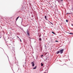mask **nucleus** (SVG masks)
<instances>
[{
  "label": "nucleus",
  "instance_id": "1",
  "mask_svg": "<svg viewBox=\"0 0 73 73\" xmlns=\"http://www.w3.org/2000/svg\"><path fill=\"white\" fill-rule=\"evenodd\" d=\"M64 49H62L60 50V53H61V54H62V53H63V52H64Z\"/></svg>",
  "mask_w": 73,
  "mask_h": 73
},
{
  "label": "nucleus",
  "instance_id": "2",
  "mask_svg": "<svg viewBox=\"0 0 73 73\" xmlns=\"http://www.w3.org/2000/svg\"><path fill=\"white\" fill-rule=\"evenodd\" d=\"M27 33L29 36H30L29 33V31H28V29H27Z\"/></svg>",
  "mask_w": 73,
  "mask_h": 73
},
{
  "label": "nucleus",
  "instance_id": "3",
  "mask_svg": "<svg viewBox=\"0 0 73 73\" xmlns=\"http://www.w3.org/2000/svg\"><path fill=\"white\" fill-rule=\"evenodd\" d=\"M31 64H32L33 66H35V63H34V62H31Z\"/></svg>",
  "mask_w": 73,
  "mask_h": 73
},
{
  "label": "nucleus",
  "instance_id": "4",
  "mask_svg": "<svg viewBox=\"0 0 73 73\" xmlns=\"http://www.w3.org/2000/svg\"><path fill=\"white\" fill-rule=\"evenodd\" d=\"M60 53V51H58L57 52H56V54H58V53Z\"/></svg>",
  "mask_w": 73,
  "mask_h": 73
},
{
  "label": "nucleus",
  "instance_id": "5",
  "mask_svg": "<svg viewBox=\"0 0 73 73\" xmlns=\"http://www.w3.org/2000/svg\"><path fill=\"white\" fill-rule=\"evenodd\" d=\"M44 17H45V19H46V20H47V18H46V16H45Z\"/></svg>",
  "mask_w": 73,
  "mask_h": 73
},
{
  "label": "nucleus",
  "instance_id": "6",
  "mask_svg": "<svg viewBox=\"0 0 73 73\" xmlns=\"http://www.w3.org/2000/svg\"><path fill=\"white\" fill-rule=\"evenodd\" d=\"M36 68H37V66H36L34 68H33V69H36Z\"/></svg>",
  "mask_w": 73,
  "mask_h": 73
},
{
  "label": "nucleus",
  "instance_id": "7",
  "mask_svg": "<svg viewBox=\"0 0 73 73\" xmlns=\"http://www.w3.org/2000/svg\"><path fill=\"white\" fill-rule=\"evenodd\" d=\"M19 18V17H18L16 19V21H17V19H18V18Z\"/></svg>",
  "mask_w": 73,
  "mask_h": 73
},
{
  "label": "nucleus",
  "instance_id": "8",
  "mask_svg": "<svg viewBox=\"0 0 73 73\" xmlns=\"http://www.w3.org/2000/svg\"><path fill=\"white\" fill-rule=\"evenodd\" d=\"M43 65H44L42 64V63H41V66H43Z\"/></svg>",
  "mask_w": 73,
  "mask_h": 73
},
{
  "label": "nucleus",
  "instance_id": "9",
  "mask_svg": "<svg viewBox=\"0 0 73 73\" xmlns=\"http://www.w3.org/2000/svg\"><path fill=\"white\" fill-rule=\"evenodd\" d=\"M52 33H53V34H54V35H55V33H54L52 31Z\"/></svg>",
  "mask_w": 73,
  "mask_h": 73
},
{
  "label": "nucleus",
  "instance_id": "10",
  "mask_svg": "<svg viewBox=\"0 0 73 73\" xmlns=\"http://www.w3.org/2000/svg\"><path fill=\"white\" fill-rule=\"evenodd\" d=\"M66 22H68V20H66Z\"/></svg>",
  "mask_w": 73,
  "mask_h": 73
},
{
  "label": "nucleus",
  "instance_id": "11",
  "mask_svg": "<svg viewBox=\"0 0 73 73\" xmlns=\"http://www.w3.org/2000/svg\"><path fill=\"white\" fill-rule=\"evenodd\" d=\"M70 34V35H73V34L72 33H69Z\"/></svg>",
  "mask_w": 73,
  "mask_h": 73
},
{
  "label": "nucleus",
  "instance_id": "12",
  "mask_svg": "<svg viewBox=\"0 0 73 73\" xmlns=\"http://www.w3.org/2000/svg\"><path fill=\"white\" fill-rule=\"evenodd\" d=\"M39 40H40V41H41V38H40Z\"/></svg>",
  "mask_w": 73,
  "mask_h": 73
},
{
  "label": "nucleus",
  "instance_id": "13",
  "mask_svg": "<svg viewBox=\"0 0 73 73\" xmlns=\"http://www.w3.org/2000/svg\"><path fill=\"white\" fill-rule=\"evenodd\" d=\"M55 42H58V40H55Z\"/></svg>",
  "mask_w": 73,
  "mask_h": 73
},
{
  "label": "nucleus",
  "instance_id": "14",
  "mask_svg": "<svg viewBox=\"0 0 73 73\" xmlns=\"http://www.w3.org/2000/svg\"><path fill=\"white\" fill-rule=\"evenodd\" d=\"M19 40H20L21 42V39H19Z\"/></svg>",
  "mask_w": 73,
  "mask_h": 73
},
{
  "label": "nucleus",
  "instance_id": "15",
  "mask_svg": "<svg viewBox=\"0 0 73 73\" xmlns=\"http://www.w3.org/2000/svg\"><path fill=\"white\" fill-rule=\"evenodd\" d=\"M42 56H43V55H41V57H42Z\"/></svg>",
  "mask_w": 73,
  "mask_h": 73
},
{
  "label": "nucleus",
  "instance_id": "16",
  "mask_svg": "<svg viewBox=\"0 0 73 73\" xmlns=\"http://www.w3.org/2000/svg\"><path fill=\"white\" fill-rule=\"evenodd\" d=\"M51 24H52V25H53V23H51Z\"/></svg>",
  "mask_w": 73,
  "mask_h": 73
},
{
  "label": "nucleus",
  "instance_id": "17",
  "mask_svg": "<svg viewBox=\"0 0 73 73\" xmlns=\"http://www.w3.org/2000/svg\"><path fill=\"white\" fill-rule=\"evenodd\" d=\"M17 37H18V38H19L20 39V38H19V36H17Z\"/></svg>",
  "mask_w": 73,
  "mask_h": 73
},
{
  "label": "nucleus",
  "instance_id": "18",
  "mask_svg": "<svg viewBox=\"0 0 73 73\" xmlns=\"http://www.w3.org/2000/svg\"><path fill=\"white\" fill-rule=\"evenodd\" d=\"M14 56H15V53H14Z\"/></svg>",
  "mask_w": 73,
  "mask_h": 73
},
{
  "label": "nucleus",
  "instance_id": "19",
  "mask_svg": "<svg viewBox=\"0 0 73 73\" xmlns=\"http://www.w3.org/2000/svg\"><path fill=\"white\" fill-rule=\"evenodd\" d=\"M69 13H67V14H66V15H68V14H69Z\"/></svg>",
  "mask_w": 73,
  "mask_h": 73
},
{
  "label": "nucleus",
  "instance_id": "20",
  "mask_svg": "<svg viewBox=\"0 0 73 73\" xmlns=\"http://www.w3.org/2000/svg\"><path fill=\"white\" fill-rule=\"evenodd\" d=\"M61 0V1H63V0Z\"/></svg>",
  "mask_w": 73,
  "mask_h": 73
},
{
  "label": "nucleus",
  "instance_id": "21",
  "mask_svg": "<svg viewBox=\"0 0 73 73\" xmlns=\"http://www.w3.org/2000/svg\"><path fill=\"white\" fill-rule=\"evenodd\" d=\"M71 25H72V26H73V25L72 24Z\"/></svg>",
  "mask_w": 73,
  "mask_h": 73
},
{
  "label": "nucleus",
  "instance_id": "22",
  "mask_svg": "<svg viewBox=\"0 0 73 73\" xmlns=\"http://www.w3.org/2000/svg\"><path fill=\"white\" fill-rule=\"evenodd\" d=\"M44 73H46V72H44Z\"/></svg>",
  "mask_w": 73,
  "mask_h": 73
},
{
  "label": "nucleus",
  "instance_id": "23",
  "mask_svg": "<svg viewBox=\"0 0 73 73\" xmlns=\"http://www.w3.org/2000/svg\"><path fill=\"white\" fill-rule=\"evenodd\" d=\"M39 37H40V36H39Z\"/></svg>",
  "mask_w": 73,
  "mask_h": 73
}]
</instances>
